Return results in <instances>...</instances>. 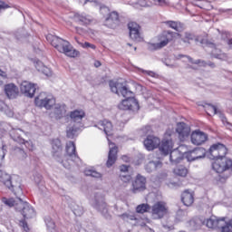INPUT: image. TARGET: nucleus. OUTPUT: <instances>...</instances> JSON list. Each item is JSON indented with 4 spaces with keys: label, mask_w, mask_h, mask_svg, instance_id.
<instances>
[{
    "label": "nucleus",
    "mask_w": 232,
    "mask_h": 232,
    "mask_svg": "<svg viewBox=\"0 0 232 232\" xmlns=\"http://www.w3.org/2000/svg\"><path fill=\"white\" fill-rule=\"evenodd\" d=\"M109 86L112 93H116L121 97H126L127 99L123 100L119 105V110H129L130 111H139L140 106L139 102L134 97L133 92L129 90L126 83L121 82L110 81Z\"/></svg>",
    "instance_id": "f257e3e1"
},
{
    "label": "nucleus",
    "mask_w": 232,
    "mask_h": 232,
    "mask_svg": "<svg viewBox=\"0 0 232 232\" xmlns=\"http://www.w3.org/2000/svg\"><path fill=\"white\" fill-rule=\"evenodd\" d=\"M0 182L3 183L4 186H6L8 189H11L16 197V200L14 198H2V202L8 208H15L17 209V204H19V198L23 195V188H21V185H14L12 182V176L10 175H1Z\"/></svg>",
    "instance_id": "f03ea898"
},
{
    "label": "nucleus",
    "mask_w": 232,
    "mask_h": 232,
    "mask_svg": "<svg viewBox=\"0 0 232 232\" xmlns=\"http://www.w3.org/2000/svg\"><path fill=\"white\" fill-rule=\"evenodd\" d=\"M47 41H50L52 46H53L60 53H64L67 57H77L79 55V51L75 50L70 42L58 37L49 34L47 36Z\"/></svg>",
    "instance_id": "7ed1b4c3"
},
{
    "label": "nucleus",
    "mask_w": 232,
    "mask_h": 232,
    "mask_svg": "<svg viewBox=\"0 0 232 232\" xmlns=\"http://www.w3.org/2000/svg\"><path fill=\"white\" fill-rule=\"evenodd\" d=\"M186 175H173L168 178L166 175L154 176L151 180H153L156 186H160L162 182H165L166 186L173 189V188H180V186H186Z\"/></svg>",
    "instance_id": "20e7f679"
},
{
    "label": "nucleus",
    "mask_w": 232,
    "mask_h": 232,
    "mask_svg": "<svg viewBox=\"0 0 232 232\" xmlns=\"http://www.w3.org/2000/svg\"><path fill=\"white\" fill-rule=\"evenodd\" d=\"M92 206L94 208V209H97L99 213H101V215H102V217H104V218L107 220L111 218V215H110L108 210V203H106V198H104V195L99 192L95 193Z\"/></svg>",
    "instance_id": "39448f33"
},
{
    "label": "nucleus",
    "mask_w": 232,
    "mask_h": 232,
    "mask_svg": "<svg viewBox=\"0 0 232 232\" xmlns=\"http://www.w3.org/2000/svg\"><path fill=\"white\" fill-rule=\"evenodd\" d=\"M52 153L53 159L57 160V162H61L63 164V168L66 169H70V162L64 161L63 160V144L61 143V140L55 139L52 141Z\"/></svg>",
    "instance_id": "423d86ee"
},
{
    "label": "nucleus",
    "mask_w": 232,
    "mask_h": 232,
    "mask_svg": "<svg viewBox=\"0 0 232 232\" xmlns=\"http://www.w3.org/2000/svg\"><path fill=\"white\" fill-rule=\"evenodd\" d=\"M19 204L16 205V211H20L24 218H34L35 209L32 208L30 203L23 201V198H18Z\"/></svg>",
    "instance_id": "0eeeda50"
},
{
    "label": "nucleus",
    "mask_w": 232,
    "mask_h": 232,
    "mask_svg": "<svg viewBox=\"0 0 232 232\" xmlns=\"http://www.w3.org/2000/svg\"><path fill=\"white\" fill-rule=\"evenodd\" d=\"M34 103L39 108H45L51 110L52 106L55 104V99L48 97L44 92H41L35 99Z\"/></svg>",
    "instance_id": "6e6552de"
},
{
    "label": "nucleus",
    "mask_w": 232,
    "mask_h": 232,
    "mask_svg": "<svg viewBox=\"0 0 232 232\" xmlns=\"http://www.w3.org/2000/svg\"><path fill=\"white\" fill-rule=\"evenodd\" d=\"M173 37H175V33L171 31H164L160 35V43L152 44V47L154 48V50H160V48L168 46V44L170 43V41H173Z\"/></svg>",
    "instance_id": "1a4fd4ad"
},
{
    "label": "nucleus",
    "mask_w": 232,
    "mask_h": 232,
    "mask_svg": "<svg viewBox=\"0 0 232 232\" xmlns=\"http://www.w3.org/2000/svg\"><path fill=\"white\" fill-rule=\"evenodd\" d=\"M176 133L181 142H184L191 134V128L184 122H178L176 127Z\"/></svg>",
    "instance_id": "9d476101"
},
{
    "label": "nucleus",
    "mask_w": 232,
    "mask_h": 232,
    "mask_svg": "<svg viewBox=\"0 0 232 232\" xmlns=\"http://www.w3.org/2000/svg\"><path fill=\"white\" fill-rule=\"evenodd\" d=\"M197 222H200L203 226H206L207 227H209L210 229H214L215 227H218V229H221L222 227L226 226V219L223 218L221 219H213L208 218L202 221V219H198Z\"/></svg>",
    "instance_id": "9b49d317"
},
{
    "label": "nucleus",
    "mask_w": 232,
    "mask_h": 232,
    "mask_svg": "<svg viewBox=\"0 0 232 232\" xmlns=\"http://www.w3.org/2000/svg\"><path fill=\"white\" fill-rule=\"evenodd\" d=\"M152 215L156 217V218H164L165 215H168V207H166V203L158 201L156 204L152 206Z\"/></svg>",
    "instance_id": "f8f14e48"
},
{
    "label": "nucleus",
    "mask_w": 232,
    "mask_h": 232,
    "mask_svg": "<svg viewBox=\"0 0 232 232\" xmlns=\"http://www.w3.org/2000/svg\"><path fill=\"white\" fill-rule=\"evenodd\" d=\"M65 150L67 157L70 159V160L75 162L76 164H79L81 162V158H79V155L77 154L75 143L73 141H68L66 143Z\"/></svg>",
    "instance_id": "ddd939ff"
},
{
    "label": "nucleus",
    "mask_w": 232,
    "mask_h": 232,
    "mask_svg": "<svg viewBox=\"0 0 232 232\" xmlns=\"http://www.w3.org/2000/svg\"><path fill=\"white\" fill-rule=\"evenodd\" d=\"M20 90L25 97L32 99L34 95H35V90H37V88H35V84L25 81L21 83Z\"/></svg>",
    "instance_id": "4468645a"
},
{
    "label": "nucleus",
    "mask_w": 232,
    "mask_h": 232,
    "mask_svg": "<svg viewBox=\"0 0 232 232\" xmlns=\"http://www.w3.org/2000/svg\"><path fill=\"white\" fill-rule=\"evenodd\" d=\"M128 28L130 30V37L132 39V41H135L136 43H140L142 41V38L140 37V26L138 25L135 22H130L128 24Z\"/></svg>",
    "instance_id": "2eb2a0df"
},
{
    "label": "nucleus",
    "mask_w": 232,
    "mask_h": 232,
    "mask_svg": "<svg viewBox=\"0 0 232 232\" xmlns=\"http://www.w3.org/2000/svg\"><path fill=\"white\" fill-rule=\"evenodd\" d=\"M207 44V46H210L212 49L211 55L212 57H215V59H219L220 61H226L227 59V55L226 53H222V50L216 48L215 44L209 43L205 39L200 40L201 44Z\"/></svg>",
    "instance_id": "dca6fc26"
},
{
    "label": "nucleus",
    "mask_w": 232,
    "mask_h": 232,
    "mask_svg": "<svg viewBox=\"0 0 232 232\" xmlns=\"http://www.w3.org/2000/svg\"><path fill=\"white\" fill-rule=\"evenodd\" d=\"M204 157H206V152L203 148H196L186 153V159L188 162L198 160V159H204Z\"/></svg>",
    "instance_id": "f3484780"
},
{
    "label": "nucleus",
    "mask_w": 232,
    "mask_h": 232,
    "mask_svg": "<svg viewBox=\"0 0 232 232\" xmlns=\"http://www.w3.org/2000/svg\"><path fill=\"white\" fill-rule=\"evenodd\" d=\"M146 150L149 151H153V150L159 148L160 146V139L149 135L143 142Z\"/></svg>",
    "instance_id": "a211bd4d"
},
{
    "label": "nucleus",
    "mask_w": 232,
    "mask_h": 232,
    "mask_svg": "<svg viewBox=\"0 0 232 232\" xmlns=\"http://www.w3.org/2000/svg\"><path fill=\"white\" fill-rule=\"evenodd\" d=\"M117 153H119V148L115 146L114 143L110 144V150L106 162L107 168H111V166L117 162Z\"/></svg>",
    "instance_id": "6ab92c4d"
},
{
    "label": "nucleus",
    "mask_w": 232,
    "mask_h": 232,
    "mask_svg": "<svg viewBox=\"0 0 232 232\" xmlns=\"http://www.w3.org/2000/svg\"><path fill=\"white\" fill-rule=\"evenodd\" d=\"M208 140V134L200 130H195L191 134V142L196 146H200Z\"/></svg>",
    "instance_id": "aec40b11"
},
{
    "label": "nucleus",
    "mask_w": 232,
    "mask_h": 232,
    "mask_svg": "<svg viewBox=\"0 0 232 232\" xmlns=\"http://www.w3.org/2000/svg\"><path fill=\"white\" fill-rule=\"evenodd\" d=\"M159 148L163 155H169L171 150H173V140L171 138H164L161 143H160Z\"/></svg>",
    "instance_id": "412c9836"
},
{
    "label": "nucleus",
    "mask_w": 232,
    "mask_h": 232,
    "mask_svg": "<svg viewBox=\"0 0 232 232\" xmlns=\"http://www.w3.org/2000/svg\"><path fill=\"white\" fill-rule=\"evenodd\" d=\"M146 189V178L144 176H137L132 182V192L144 191Z\"/></svg>",
    "instance_id": "4be33fe9"
},
{
    "label": "nucleus",
    "mask_w": 232,
    "mask_h": 232,
    "mask_svg": "<svg viewBox=\"0 0 232 232\" xmlns=\"http://www.w3.org/2000/svg\"><path fill=\"white\" fill-rule=\"evenodd\" d=\"M104 25L108 28H117L119 26V13L111 12L105 19Z\"/></svg>",
    "instance_id": "5701e85b"
},
{
    "label": "nucleus",
    "mask_w": 232,
    "mask_h": 232,
    "mask_svg": "<svg viewBox=\"0 0 232 232\" xmlns=\"http://www.w3.org/2000/svg\"><path fill=\"white\" fill-rule=\"evenodd\" d=\"M94 127L98 128L99 130H102L105 135H111V131H113V125L111 124V121L108 120L98 121Z\"/></svg>",
    "instance_id": "b1692460"
},
{
    "label": "nucleus",
    "mask_w": 232,
    "mask_h": 232,
    "mask_svg": "<svg viewBox=\"0 0 232 232\" xmlns=\"http://www.w3.org/2000/svg\"><path fill=\"white\" fill-rule=\"evenodd\" d=\"M5 93L8 99H15L19 95V88L14 83L5 84Z\"/></svg>",
    "instance_id": "393cba45"
},
{
    "label": "nucleus",
    "mask_w": 232,
    "mask_h": 232,
    "mask_svg": "<svg viewBox=\"0 0 232 232\" xmlns=\"http://www.w3.org/2000/svg\"><path fill=\"white\" fill-rule=\"evenodd\" d=\"M181 201L184 206L189 207L195 202V195L189 189H185L181 194Z\"/></svg>",
    "instance_id": "a878e982"
},
{
    "label": "nucleus",
    "mask_w": 232,
    "mask_h": 232,
    "mask_svg": "<svg viewBox=\"0 0 232 232\" xmlns=\"http://www.w3.org/2000/svg\"><path fill=\"white\" fill-rule=\"evenodd\" d=\"M53 113H54L55 119H57V120L63 119V117H68L66 115V105H64V104L55 105Z\"/></svg>",
    "instance_id": "bb28decb"
},
{
    "label": "nucleus",
    "mask_w": 232,
    "mask_h": 232,
    "mask_svg": "<svg viewBox=\"0 0 232 232\" xmlns=\"http://www.w3.org/2000/svg\"><path fill=\"white\" fill-rule=\"evenodd\" d=\"M162 168V162L160 160L157 161H150L146 167L145 169L147 173H153V171H157V169H160Z\"/></svg>",
    "instance_id": "cd10ccee"
},
{
    "label": "nucleus",
    "mask_w": 232,
    "mask_h": 232,
    "mask_svg": "<svg viewBox=\"0 0 232 232\" xmlns=\"http://www.w3.org/2000/svg\"><path fill=\"white\" fill-rule=\"evenodd\" d=\"M13 155L15 157V159H18V160H25V159L28 157V154H26L24 149L21 147H14L13 149Z\"/></svg>",
    "instance_id": "c85d7f7f"
},
{
    "label": "nucleus",
    "mask_w": 232,
    "mask_h": 232,
    "mask_svg": "<svg viewBox=\"0 0 232 232\" xmlns=\"http://www.w3.org/2000/svg\"><path fill=\"white\" fill-rule=\"evenodd\" d=\"M74 21L76 23H80V24H90L92 23V19L89 15H86L84 14H75L73 16Z\"/></svg>",
    "instance_id": "c756f323"
},
{
    "label": "nucleus",
    "mask_w": 232,
    "mask_h": 232,
    "mask_svg": "<svg viewBox=\"0 0 232 232\" xmlns=\"http://www.w3.org/2000/svg\"><path fill=\"white\" fill-rule=\"evenodd\" d=\"M22 133H23L22 130L13 129L10 130L9 135H10L11 139H13V140H14V142H18V144H20V142H24V139L21 138Z\"/></svg>",
    "instance_id": "7c9ffc66"
},
{
    "label": "nucleus",
    "mask_w": 232,
    "mask_h": 232,
    "mask_svg": "<svg viewBox=\"0 0 232 232\" xmlns=\"http://www.w3.org/2000/svg\"><path fill=\"white\" fill-rule=\"evenodd\" d=\"M84 111L76 110L70 113V118L72 122L80 123L84 119Z\"/></svg>",
    "instance_id": "2f4dec72"
},
{
    "label": "nucleus",
    "mask_w": 232,
    "mask_h": 232,
    "mask_svg": "<svg viewBox=\"0 0 232 232\" xmlns=\"http://www.w3.org/2000/svg\"><path fill=\"white\" fill-rule=\"evenodd\" d=\"M35 68L38 72H41V73L46 75V77H52V70L44 66L42 62H36Z\"/></svg>",
    "instance_id": "473e14b6"
},
{
    "label": "nucleus",
    "mask_w": 232,
    "mask_h": 232,
    "mask_svg": "<svg viewBox=\"0 0 232 232\" xmlns=\"http://www.w3.org/2000/svg\"><path fill=\"white\" fill-rule=\"evenodd\" d=\"M169 160L171 164H179L182 160V154L179 150H170Z\"/></svg>",
    "instance_id": "72a5a7b5"
},
{
    "label": "nucleus",
    "mask_w": 232,
    "mask_h": 232,
    "mask_svg": "<svg viewBox=\"0 0 232 232\" xmlns=\"http://www.w3.org/2000/svg\"><path fill=\"white\" fill-rule=\"evenodd\" d=\"M165 24L176 32H182V30H184V25L180 24V22L167 21L165 22Z\"/></svg>",
    "instance_id": "f704fd0d"
},
{
    "label": "nucleus",
    "mask_w": 232,
    "mask_h": 232,
    "mask_svg": "<svg viewBox=\"0 0 232 232\" xmlns=\"http://www.w3.org/2000/svg\"><path fill=\"white\" fill-rule=\"evenodd\" d=\"M205 111L208 113V115H217V113H222L217 106L211 104V103H206L205 106Z\"/></svg>",
    "instance_id": "c9c22d12"
},
{
    "label": "nucleus",
    "mask_w": 232,
    "mask_h": 232,
    "mask_svg": "<svg viewBox=\"0 0 232 232\" xmlns=\"http://www.w3.org/2000/svg\"><path fill=\"white\" fill-rule=\"evenodd\" d=\"M71 208L75 217H82V215L84 213V208H82V206L77 205V203H72Z\"/></svg>",
    "instance_id": "e433bc0d"
},
{
    "label": "nucleus",
    "mask_w": 232,
    "mask_h": 232,
    "mask_svg": "<svg viewBox=\"0 0 232 232\" xmlns=\"http://www.w3.org/2000/svg\"><path fill=\"white\" fill-rule=\"evenodd\" d=\"M173 173L174 175H188L189 170L184 165H179L174 169Z\"/></svg>",
    "instance_id": "4c0bfd02"
},
{
    "label": "nucleus",
    "mask_w": 232,
    "mask_h": 232,
    "mask_svg": "<svg viewBox=\"0 0 232 232\" xmlns=\"http://www.w3.org/2000/svg\"><path fill=\"white\" fill-rule=\"evenodd\" d=\"M119 218H121V220H125V222H130V220H139V218H137L134 214L130 213H123L121 215H119ZM136 224H139V222H136Z\"/></svg>",
    "instance_id": "58836bf2"
},
{
    "label": "nucleus",
    "mask_w": 232,
    "mask_h": 232,
    "mask_svg": "<svg viewBox=\"0 0 232 232\" xmlns=\"http://www.w3.org/2000/svg\"><path fill=\"white\" fill-rule=\"evenodd\" d=\"M184 43H188L189 44V41H196L198 43V37L195 36V34L191 33H185V36L181 39Z\"/></svg>",
    "instance_id": "ea45409f"
},
{
    "label": "nucleus",
    "mask_w": 232,
    "mask_h": 232,
    "mask_svg": "<svg viewBox=\"0 0 232 232\" xmlns=\"http://www.w3.org/2000/svg\"><path fill=\"white\" fill-rule=\"evenodd\" d=\"M44 222L49 231L53 232V229H55V222H53V219H52V218L46 217L44 218Z\"/></svg>",
    "instance_id": "a19ab883"
},
{
    "label": "nucleus",
    "mask_w": 232,
    "mask_h": 232,
    "mask_svg": "<svg viewBox=\"0 0 232 232\" xmlns=\"http://www.w3.org/2000/svg\"><path fill=\"white\" fill-rule=\"evenodd\" d=\"M187 59L191 63V64H199V66H202L203 68H206V66H208V62L204 60H193L191 56H187Z\"/></svg>",
    "instance_id": "79ce46f5"
},
{
    "label": "nucleus",
    "mask_w": 232,
    "mask_h": 232,
    "mask_svg": "<svg viewBox=\"0 0 232 232\" xmlns=\"http://www.w3.org/2000/svg\"><path fill=\"white\" fill-rule=\"evenodd\" d=\"M149 211H150V205L148 204H141L136 208V213L144 214V213H148Z\"/></svg>",
    "instance_id": "37998d69"
},
{
    "label": "nucleus",
    "mask_w": 232,
    "mask_h": 232,
    "mask_svg": "<svg viewBox=\"0 0 232 232\" xmlns=\"http://www.w3.org/2000/svg\"><path fill=\"white\" fill-rule=\"evenodd\" d=\"M77 130H79L78 128L75 127H70L69 129H67V137L68 139H73L75 137V135H77Z\"/></svg>",
    "instance_id": "c03bdc74"
},
{
    "label": "nucleus",
    "mask_w": 232,
    "mask_h": 232,
    "mask_svg": "<svg viewBox=\"0 0 232 232\" xmlns=\"http://www.w3.org/2000/svg\"><path fill=\"white\" fill-rule=\"evenodd\" d=\"M101 175V173H99V171H97V169H95V167H87L84 169V175Z\"/></svg>",
    "instance_id": "a18cd8bd"
},
{
    "label": "nucleus",
    "mask_w": 232,
    "mask_h": 232,
    "mask_svg": "<svg viewBox=\"0 0 232 232\" xmlns=\"http://www.w3.org/2000/svg\"><path fill=\"white\" fill-rule=\"evenodd\" d=\"M75 41L76 43H78L80 44L81 47L82 48H92V50H95V48H97V46H95V44H90L89 42H85V43H81L79 42V40L77 39V37H75Z\"/></svg>",
    "instance_id": "49530a36"
},
{
    "label": "nucleus",
    "mask_w": 232,
    "mask_h": 232,
    "mask_svg": "<svg viewBox=\"0 0 232 232\" xmlns=\"http://www.w3.org/2000/svg\"><path fill=\"white\" fill-rule=\"evenodd\" d=\"M0 110L1 111H5L7 117H14V110L10 109V107L5 105L4 107H1Z\"/></svg>",
    "instance_id": "de8ad7c7"
},
{
    "label": "nucleus",
    "mask_w": 232,
    "mask_h": 232,
    "mask_svg": "<svg viewBox=\"0 0 232 232\" xmlns=\"http://www.w3.org/2000/svg\"><path fill=\"white\" fill-rule=\"evenodd\" d=\"M227 180V176L218 175L216 177V184H226Z\"/></svg>",
    "instance_id": "09e8293b"
},
{
    "label": "nucleus",
    "mask_w": 232,
    "mask_h": 232,
    "mask_svg": "<svg viewBox=\"0 0 232 232\" xmlns=\"http://www.w3.org/2000/svg\"><path fill=\"white\" fill-rule=\"evenodd\" d=\"M19 226H20V227H22V229L24 231H25V232L30 231V227H28V223L24 219H22L19 221Z\"/></svg>",
    "instance_id": "8fccbe9b"
},
{
    "label": "nucleus",
    "mask_w": 232,
    "mask_h": 232,
    "mask_svg": "<svg viewBox=\"0 0 232 232\" xmlns=\"http://www.w3.org/2000/svg\"><path fill=\"white\" fill-rule=\"evenodd\" d=\"M222 232H232V219L222 227Z\"/></svg>",
    "instance_id": "3c124183"
},
{
    "label": "nucleus",
    "mask_w": 232,
    "mask_h": 232,
    "mask_svg": "<svg viewBox=\"0 0 232 232\" xmlns=\"http://www.w3.org/2000/svg\"><path fill=\"white\" fill-rule=\"evenodd\" d=\"M188 213L182 209L178 210L177 212V218L178 220H183L184 217H186Z\"/></svg>",
    "instance_id": "603ef678"
},
{
    "label": "nucleus",
    "mask_w": 232,
    "mask_h": 232,
    "mask_svg": "<svg viewBox=\"0 0 232 232\" xmlns=\"http://www.w3.org/2000/svg\"><path fill=\"white\" fill-rule=\"evenodd\" d=\"M20 144H24L25 148H27V150H34V144L30 140H24V142H20Z\"/></svg>",
    "instance_id": "864d4df0"
},
{
    "label": "nucleus",
    "mask_w": 232,
    "mask_h": 232,
    "mask_svg": "<svg viewBox=\"0 0 232 232\" xmlns=\"http://www.w3.org/2000/svg\"><path fill=\"white\" fill-rule=\"evenodd\" d=\"M120 178L122 182H130V180H131V175H122L120 176Z\"/></svg>",
    "instance_id": "5fc2aeb1"
},
{
    "label": "nucleus",
    "mask_w": 232,
    "mask_h": 232,
    "mask_svg": "<svg viewBox=\"0 0 232 232\" xmlns=\"http://www.w3.org/2000/svg\"><path fill=\"white\" fill-rule=\"evenodd\" d=\"M34 180L35 184H41V182L43 180V176L42 175H35L34 177Z\"/></svg>",
    "instance_id": "6e6d98bb"
},
{
    "label": "nucleus",
    "mask_w": 232,
    "mask_h": 232,
    "mask_svg": "<svg viewBox=\"0 0 232 232\" xmlns=\"http://www.w3.org/2000/svg\"><path fill=\"white\" fill-rule=\"evenodd\" d=\"M6 8H10V6L5 3L4 1L0 0V11L1 10H6Z\"/></svg>",
    "instance_id": "4d7b16f0"
},
{
    "label": "nucleus",
    "mask_w": 232,
    "mask_h": 232,
    "mask_svg": "<svg viewBox=\"0 0 232 232\" xmlns=\"http://www.w3.org/2000/svg\"><path fill=\"white\" fill-rule=\"evenodd\" d=\"M129 169H130V167L128 165L120 166V171H121V173H126Z\"/></svg>",
    "instance_id": "13d9d810"
},
{
    "label": "nucleus",
    "mask_w": 232,
    "mask_h": 232,
    "mask_svg": "<svg viewBox=\"0 0 232 232\" xmlns=\"http://www.w3.org/2000/svg\"><path fill=\"white\" fill-rule=\"evenodd\" d=\"M155 5H158L159 6H164L166 5V0H153Z\"/></svg>",
    "instance_id": "bf43d9fd"
},
{
    "label": "nucleus",
    "mask_w": 232,
    "mask_h": 232,
    "mask_svg": "<svg viewBox=\"0 0 232 232\" xmlns=\"http://www.w3.org/2000/svg\"><path fill=\"white\" fill-rule=\"evenodd\" d=\"M0 79H8V75L4 71L0 70Z\"/></svg>",
    "instance_id": "052dcab7"
},
{
    "label": "nucleus",
    "mask_w": 232,
    "mask_h": 232,
    "mask_svg": "<svg viewBox=\"0 0 232 232\" xmlns=\"http://www.w3.org/2000/svg\"><path fill=\"white\" fill-rule=\"evenodd\" d=\"M143 133H145V135H148V133H150L151 131V127L150 126H146L144 129H142Z\"/></svg>",
    "instance_id": "680f3d73"
},
{
    "label": "nucleus",
    "mask_w": 232,
    "mask_h": 232,
    "mask_svg": "<svg viewBox=\"0 0 232 232\" xmlns=\"http://www.w3.org/2000/svg\"><path fill=\"white\" fill-rule=\"evenodd\" d=\"M5 156L6 154H5L4 151H0V164H2V162L5 160Z\"/></svg>",
    "instance_id": "e2e57ef3"
},
{
    "label": "nucleus",
    "mask_w": 232,
    "mask_h": 232,
    "mask_svg": "<svg viewBox=\"0 0 232 232\" xmlns=\"http://www.w3.org/2000/svg\"><path fill=\"white\" fill-rule=\"evenodd\" d=\"M7 147H6V144H3L2 145V148L0 149V151H3L5 153V155H6V152H7Z\"/></svg>",
    "instance_id": "0e129e2a"
},
{
    "label": "nucleus",
    "mask_w": 232,
    "mask_h": 232,
    "mask_svg": "<svg viewBox=\"0 0 232 232\" xmlns=\"http://www.w3.org/2000/svg\"><path fill=\"white\" fill-rule=\"evenodd\" d=\"M207 66H209L210 68H216L217 65H215V63L213 62H207Z\"/></svg>",
    "instance_id": "69168bd1"
},
{
    "label": "nucleus",
    "mask_w": 232,
    "mask_h": 232,
    "mask_svg": "<svg viewBox=\"0 0 232 232\" xmlns=\"http://www.w3.org/2000/svg\"><path fill=\"white\" fill-rule=\"evenodd\" d=\"M146 73H148V75H150V77H155V72L151 71H146Z\"/></svg>",
    "instance_id": "338daca9"
},
{
    "label": "nucleus",
    "mask_w": 232,
    "mask_h": 232,
    "mask_svg": "<svg viewBox=\"0 0 232 232\" xmlns=\"http://www.w3.org/2000/svg\"><path fill=\"white\" fill-rule=\"evenodd\" d=\"M95 68L101 67V63L99 61L94 62Z\"/></svg>",
    "instance_id": "774afa93"
}]
</instances>
